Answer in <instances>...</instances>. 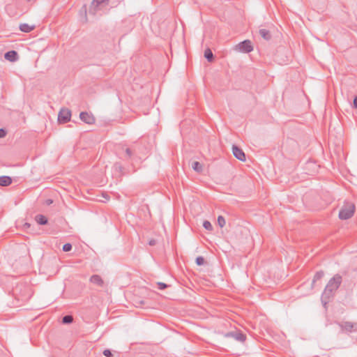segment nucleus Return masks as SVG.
<instances>
[{
  "mask_svg": "<svg viewBox=\"0 0 357 357\" xmlns=\"http://www.w3.org/2000/svg\"><path fill=\"white\" fill-rule=\"evenodd\" d=\"M342 280V276L339 274H336L328 281L321 297V303L324 306L326 305L330 299L333 297L334 293L340 286Z\"/></svg>",
  "mask_w": 357,
  "mask_h": 357,
  "instance_id": "nucleus-1",
  "label": "nucleus"
},
{
  "mask_svg": "<svg viewBox=\"0 0 357 357\" xmlns=\"http://www.w3.org/2000/svg\"><path fill=\"white\" fill-rule=\"evenodd\" d=\"M355 211V205L350 202H345L339 212V218L341 220H347L351 218Z\"/></svg>",
  "mask_w": 357,
  "mask_h": 357,
  "instance_id": "nucleus-2",
  "label": "nucleus"
},
{
  "mask_svg": "<svg viewBox=\"0 0 357 357\" xmlns=\"http://www.w3.org/2000/svg\"><path fill=\"white\" fill-rule=\"evenodd\" d=\"M108 1L109 0H93L89 8V14L100 15V11L105 8Z\"/></svg>",
  "mask_w": 357,
  "mask_h": 357,
  "instance_id": "nucleus-3",
  "label": "nucleus"
},
{
  "mask_svg": "<svg viewBox=\"0 0 357 357\" xmlns=\"http://www.w3.org/2000/svg\"><path fill=\"white\" fill-rule=\"evenodd\" d=\"M71 111L67 108H61L58 114L59 123H66L70 120Z\"/></svg>",
  "mask_w": 357,
  "mask_h": 357,
  "instance_id": "nucleus-4",
  "label": "nucleus"
},
{
  "mask_svg": "<svg viewBox=\"0 0 357 357\" xmlns=\"http://www.w3.org/2000/svg\"><path fill=\"white\" fill-rule=\"evenodd\" d=\"M236 50L242 52L249 53L253 50V47L250 40H245L236 46Z\"/></svg>",
  "mask_w": 357,
  "mask_h": 357,
  "instance_id": "nucleus-5",
  "label": "nucleus"
},
{
  "mask_svg": "<svg viewBox=\"0 0 357 357\" xmlns=\"http://www.w3.org/2000/svg\"><path fill=\"white\" fill-rule=\"evenodd\" d=\"M338 325L343 331L349 333L357 331V322L343 321Z\"/></svg>",
  "mask_w": 357,
  "mask_h": 357,
  "instance_id": "nucleus-6",
  "label": "nucleus"
},
{
  "mask_svg": "<svg viewBox=\"0 0 357 357\" xmlns=\"http://www.w3.org/2000/svg\"><path fill=\"white\" fill-rule=\"evenodd\" d=\"M226 337H233L236 340L239 341L241 342H244L246 340V335L241 331H231L227 333L225 335Z\"/></svg>",
  "mask_w": 357,
  "mask_h": 357,
  "instance_id": "nucleus-7",
  "label": "nucleus"
},
{
  "mask_svg": "<svg viewBox=\"0 0 357 357\" xmlns=\"http://www.w3.org/2000/svg\"><path fill=\"white\" fill-rule=\"evenodd\" d=\"M79 118L83 122L89 125L93 124L96 121L93 115L92 114L88 113L87 112H82L79 114Z\"/></svg>",
  "mask_w": 357,
  "mask_h": 357,
  "instance_id": "nucleus-8",
  "label": "nucleus"
},
{
  "mask_svg": "<svg viewBox=\"0 0 357 357\" xmlns=\"http://www.w3.org/2000/svg\"><path fill=\"white\" fill-rule=\"evenodd\" d=\"M232 153L236 158L241 161H245L246 158L243 151L236 145L232 146Z\"/></svg>",
  "mask_w": 357,
  "mask_h": 357,
  "instance_id": "nucleus-9",
  "label": "nucleus"
},
{
  "mask_svg": "<svg viewBox=\"0 0 357 357\" xmlns=\"http://www.w3.org/2000/svg\"><path fill=\"white\" fill-rule=\"evenodd\" d=\"M4 58L9 61L14 62L18 59V54L16 51L11 50L5 53Z\"/></svg>",
  "mask_w": 357,
  "mask_h": 357,
  "instance_id": "nucleus-10",
  "label": "nucleus"
},
{
  "mask_svg": "<svg viewBox=\"0 0 357 357\" xmlns=\"http://www.w3.org/2000/svg\"><path fill=\"white\" fill-rule=\"evenodd\" d=\"M90 281L98 287H102L104 284L102 279L98 275H93L90 278Z\"/></svg>",
  "mask_w": 357,
  "mask_h": 357,
  "instance_id": "nucleus-11",
  "label": "nucleus"
},
{
  "mask_svg": "<svg viewBox=\"0 0 357 357\" xmlns=\"http://www.w3.org/2000/svg\"><path fill=\"white\" fill-rule=\"evenodd\" d=\"M12 183V178L8 176H0V186H8Z\"/></svg>",
  "mask_w": 357,
  "mask_h": 357,
  "instance_id": "nucleus-12",
  "label": "nucleus"
},
{
  "mask_svg": "<svg viewBox=\"0 0 357 357\" xmlns=\"http://www.w3.org/2000/svg\"><path fill=\"white\" fill-rule=\"evenodd\" d=\"M34 29H35V26L34 25H29V24H26V23L21 24L20 25V30L21 31H22V32H24V33H29L32 30H33Z\"/></svg>",
  "mask_w": 357,
  "mask_h": 357,
  "instance_id": "nucleus-13",
  "label": "nucleus"
},
{
  "mask_svg": "<svg viewBox=\"0 0 357 357\" xmlns=\"http://www.w3.org/2000/svg\"><path fill=\"white\" fill-rule=\"evenodd\" d=\"M259 33L266 40H269L271 38V32L266 29H260Z\"/></svg>",
  "mask_w": 357,
  "mask_h": 357,
  "instance_id": "nucleus-14",
  "label": "nucleus"
},
{
  "mask_svg": "<svg viewBox=\"0 0 357 357\" xmlns=\"http://www.w3.org/2000/svg\"><path fill=\"white\" fill-rule=\"evenodd\" d=\"M36 221L40 225H45L47 223V218L43 215H37L36 216Z\"/></svg>",
  "mask_w": 357,
  "mask_h": 357,
  "instance_id": "nucleus-15",
  "label": "nucleus"
},
{
  "mask_svg": "<svg viewBox=\"0 0 357 357\" xmlns=\"http://www.w3.org/2000/svg\"><path fill=\"white\" fill-rule=\"evenodd\" d=\"M324 275V273L323 271H317L314 276V278L312 280V288L314 287V283L317 281V280H321Z\"/></svg>",
  "mask_w": 357,
  "mask_h": 357,
  "instance_id": "nucleus-16",
  "label": "nucleus"
},
{
  "mask_svg": "<svg viewBox=\"0 0 357 357\" xmlns=\"http://www.w3.org/2000/svg\"><path fill=\"white\" fill-rule=\"evenodd\" d=\"M192 168L197 172H202V170H203V167H202V165L197 162V161H195L192 162Z\"/></svg>",
  "mask_w": 357,
  "mask_h": 357,
  "instance_id": "nucleus-17",
  "label": "nucleus"
},
{
  "mask_svg": "<svg viewBox=\"0 0 357 357\" xmlns=\"http://www.w3.org/2000/svg\"><path fill=\"white\" fill-rule=\"evenodd\" d=\"M204 57L208 60V61H209V62L213 61V60L214 59L213 54L209 48H208L205 50Z\"/></svg>",
  "mask_w": 357,
  "mask_h": 357,
  "instance_id": "nucleus-18",
  "label": "nucleus"
},
{
  "mask_svg": "<svg viewBox=\"0 0 357 357\" xmlns=\"http://www.w3.org/2000/svg\"><path fill=\"white\" fill-rule=\"evenodd\" d=\"M122 150L125 152V157L126 158L130 159L132 158L133 152L131 149L128 147H123Z\"/></svg>",
  "mask_w": 357,
  "mask_h": 357,
  "instance_id": "nucleus-19",
  "label": "nucleus"
},
{
  "mask_svg": "<svg viewBox=\"0 0 357 357\" xmlns=\"http://www.w3.org/2000/svg\"><path fill=\"white\" fill-rule=\"evenodd\" d=\"M73 321V317L71 315H66L62 318V323L64 324H69Z\"/></svg>",
  "mask_w": 357,
  "mask_h": 357,
  "instance_id": "nucleus-20",
  "label": "nucleus"
},
{
  "mask_svg": "<svg viewBox=\"0 0 357 357\" xmlns=\"http://www.w3.org/2000/svg\"><path fill=\"white\" fill-rule=\"evenodd\" d=\"M218 224L221 228L225 225L226 221L223 216L219 215L218 217Z\"/></svg>",
  "mask_w": 357,
  "mask_h": 357,
  "instance_id": "nucleus-21",
  "label": "nucleus"
},
{
  "mask_svg": "<svg viewBox=\"0 0 357 357\" xmlns=\"http://www.w3.org/2000/svg\"><path fill=\"white\" fill-rule=\"evenodd\" d=\"M203 227L206 229V230H208V231H211L213 229V226L211 224V222L208 220H205L204 222H203Z\"/></svg>",
  "mask_w": 357,
  "mask_h": 357,
  "instance_id": "nucleus-22",
  "label": "nucleus"
},
{
  "mask_svg": "<svg viewBox=\"0 0 357 357\" xmlns=\"http://www.w3.org/2000/svg\"><path fill=\"white\" fill-rule=\"evenodd\" d=\"M195 261L198 266H202V265H204V264L205 262V259L203 257L199 256L196 258Z\"/></svg>",
  "mask_w": 357,
  "mask_h": 357,
  "instance_id": "nucleus-23",
  "label": "nucleus"
},
{
  "mask_svg": "<svg viewBox=\"0 0 357 357\" xmlns=\"http://www.w3.org/2000/svg\"><path fill=\"white\" fill-rule=\"evenodd\" d=\"M72 248H73L72 245L70 243H68L63 245L62 250L63 252H69L72 250Z\"/></svg>",
  "mask_w": 357,
  "mask_h": 357,
  "instance_id": "nucleus-24",
  "label": "nucleus"
},
{
  "mask_svg": "<svg viewBox=\"0 0 357 357\" xmlns=\"http://www.w3.org/2000/svg\"><path fill=\"white\" fill-rule=\"evenodd\" d=\"M158 286V288L161 290H163L165 289H166L168 285L164 282H159L157 283Z\"/></svg>",
  "mask_w": 357,
  "mask_h": 357,
  "instance_id": "nucleus-25",
  "label": "nucleus"
},
{
  "mask_svg": "<svg viewBox=\"0 0 357 357\" xmlns=\"http://www.w3.org/2000/svg\"><path fill=\"white\" fill-rule=\"evenodd\" d=\"M102 354L106 357H112L113 356V354H112V351L109 349H105L103 351Z\"/></svg>",
  "mask_w": 357,
  "mask_h": 357,
  "instance_id": "nucleus-26",
  "label": "nucleus"
},
{
  "mask_svg": "<svg viewBox=\"0 0 357 357\" xmlns=\"http://www.w3.org/2000/svg\"><path fill=\"white\" fill-rule=\"evenodd\" d=\"M6 135V131L3 128H0V138H3Z\"/></svg>",
  "mask_w": 357,
  "mask_h": 357,
  "instance_id": "nucleus-27",
  "label": "nucleus"
},
{
  "mask_svg": "<svg viewBox=\"0 0 357 357\" xmlns=\"http://www.w3.org/2000/svg\"><path fill=\"white\" fill-rule=\"evenodd\" d=\"M149 244L151 246H153V245H155L156 244V241L154 240V239H151V240L149 241Z\"/></svg>",
  "mask_w": 357,
  "mask_h": 357,
  "instance_id": "nucleus-28",
  "label": "nucleus"
},
{
  "mask_svg": "<svg viewBox=\"0 0 357 357\" xmlns=\"http://www.w3.org/2000/svg\"><path fill=\"white\" fill-rule=\"evenodd\" d=\"M354 106L355 108H357V96H356L354 98Z\"/></svg>",
  "mask_w": 357,
  "mask_h": 357,
  "instance_id": "nucleus-29",
  "label": "nucleus"
},
{
  "mask_svg": "<svg viewBox=\"0 0 357 357\" xmlns=\"http://www.w3.org/2000/svg\"><path fill=\"white\" fill-rule=\"evenodd\" d=\"M52 202H53V201L52 199H47L46 200V204L47 205H50V204H52Z\"/></svg>",
  "mask_w": 357,
  "mask_h": 357,
  "instance_id": "nucleus-30",
  "label": "nucleus"
},
{
  "mask_svg": "<svg viewBox=\"0 0 357 357\" xmlns=\"http://www.w3.org/2000/svg\"><path fill=\"white\" fill-rule=\"evenodd\" d=\"M24 227H30V224H29V223H25V224H24Z\"/></svg>",
  "mask_w": 357,
  "mask_h": 357,
  "instance_id": "nucleus-31",
  "label": "nucleus"
},
{
  "mask_svg": "<svg viewBox=\"0 0 357 357\" xmlns=\"http://www.w3.org/2000/svg\"><path fill=\"white\" fill-rule=\"evenodd\" d=\"M84 10L86 11V8L85 6H84Z\"/></svg>",
  "mask_w": 357,
  "mask_h": 357,
  "instance_id": "nucleus-32",
  "label": "nucleus"
}]
</instances>
